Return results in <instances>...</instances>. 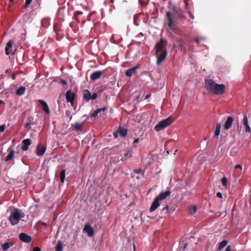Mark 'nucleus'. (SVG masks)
Segmentation results:
<instances>
[{
    "label": "nucleus",
    "instance_id": "obj_1",
    "mask_svg": "<svg viewBox=\"0 0 251 251\" xmlns=\"http://www.w3.org/2000/svg\"><path fill=\"white\" fill-rule=\"evenodd\" d=\"M204 84L205 89L209 93L217 95H222L226 89L224 84H217L211 79H205Z\"/></svg>",
    "mask_w": 251,
    "mask_h": 251
},
{
    "label": "nucleus",
    "instance_id": "obj_2",
    "mask_svg": "<svg viewBox=\"0 0 251 251\" xmlns=\"http://www.w3.org/2000/svg\"><path fill=\"white\" fill-rule=\"evenodd\" d=\"M170 194L171 191L170 190H168L164 192H161L154 199V201L151 204V207L150 208V211L151 212H153L155 209H156L160 205L159 201H163L166 199L167 197L170 195Z\"/></svg>",
    "mask_w": 251,
    "mask_h": 251
},
{
    "label": "nucleus",
    "instance_id": "obj_3",
    "mask_svg": "<svg viewBox=\"0 0 251 251\" xmlns=\"http://www.w3.org/2000/svg\"><path fill=\"white\" fill-rule=\"evenodd\" d=\"M25 217V214L21 210L15 208L11 212L10 215L9 217V221L12 226L17 224L21 218Z\"/></svg>",
    "mask_w": 251,
    "mask_h": 251
},
{
    "label": "nucleus",
    "instance_id": "obj_4",
    "mask_svg": "<svg viewBox=\"0 0 251 251\" xmlns=\"http://www.w3.org/2000/svg\"><path fill=\"white\" fill-rule=\"evenodd\" d=\"M173 121V119L171 117H169L159 122L158 124L155 126L154 129L156 131H160L162 129L170 126Z\"/></svg>",
    "mask_w": 251,
    "mask_h": 251
},
{
    "label": "nucleus",
    "instance_id": "obj_5",
    "mask_svg": "<svg viewBox=\"0 0 251 251\" xmlns=\"http://www.w3.org/2000/svg\"><path fill=\"white\" fill-rule=\"evenodd\" d=\"M165 42V41L164 40L163 38H161L160 41L156 43L155 47L154 50L155 51V54L156 55H158L159 51H162L163 47L164 46V43Z\"/></svg>",
    "mask_w": 251,
    "mask_h": 251
},
{
    "label": "nucleus",
    "instance_id": "obj_6",
    "mask_svg": "<svg viewBox=\"0 0 251 251\" xmlns=\"http://www.w3.org/2000/svg\"><path fill=\"white\" fill-rule=\"evenodd\" d=\"M65 98L67 102H73L75 98V94L71 90H69L66 92Z\"/></svg>",
    "mask_w": 251,
    "mask_h": 251
},
{
    "label": "nucleus",
    "instance_id": "obj_7",
    "mask_svg": "<svg viewBox=\"0 0 251 251\" xmlns=\"http://www.w3.org/2000/svg\"><path fill=\"white\" fill-rule=\"evenodd\" d=\"M161 53L158 56L156 63L157 65L161 64L166 58L167 55V50L164 49Z\"/></svg>",
    "mask_w": 251,
    "mask_h": 251
},
{
    "label": "nucleus",
    "instance_id": "obj_8",
    "mask_svg": "<svg viewBox=\"0 0 251 251\" xmlns=\"http://www.w3.org/2000/svg\"><path fill=\"white\" fill-rule=\"evenodd\" d=\"M19 237L22 242L25 243H28L32 240L31 236L25 233L20 234Z\"/></svg>",
    "mask_w": 251,
    "mask_h": 251
},
{
    "label": "nucleus",
    "instance_id": "obj_9",
    "mask_svg": "<svg viewBox=\"0 0 251 251\" xmlns=\"http://www.w3.org/2000/svg\"><path fill=\"white\" fill-rule=\"evenodd\" d=\"M83 231L87 233L88 234V236L89 237H92L94 234V231L92 227V226L88 224H86L84 226Z\"/></svg>",
    "mask_w": 251,
    "mask_h": 251
},
{
    "label": "nucleus",
    "instance_id": "obj_10",
    "mask_svg": "<svg viewBox=\"0 0 251 251\" xmlns=\"http://www.w3.org/2000/svg\"><path fill=\"white\" fill-rule=\"evenodd\" d=\"M233 122V118L232 117H227L226 121L224 124V129L226 130L229 129L231 127Z\"/></svg>",
    "mask_w": 251,
    "mask_h": 251
},
{
    "label": "nucleus",
    "instance_id": "obj_11",
    "mask_svg": "<svg viewBox=\"0 0 251 251\" xmlns=\"http://www.w3.org/2000/svg\"><path fill=\"white\" fill-rule=\"evenodd\" d=\"M31 141L29 139H26L22 141L23 145L21 147L22 151H26L28 150V146L30 145Z\"/></svg>",
    "mask_w": 251,
    "mask_h": 251
},
{
    "label": "nucleus",
    "instance_id": "obj_12",
    "mask_svg": "<svg viewBox=\"0 0 251 251\" xmlns=\"http://www.w3.org/2000/svg\"><path fill=\"white\" fill-rule=\"evenodd\" d=\"M166 18L168 20V26L170 28H172L173 25L174 24L173 18L172 16L171 13L170 11H168L166 13Z\"/></svg>",
    "mask_w": 251,
    "mask_h": 251
},
{
    "label": "nucleus",
    "instance_id": "obj_13",
    "mask_svg": "<svg viewBox=\"0 0 251 251\" xmlns=\"http://www.w3.org/2000/svg\"><path fill=\"white\" fill-rule=\"evenodd\" d=\"M38 102L42 105L43 110L48 114H50V110L47 102L42 100H39Z\"/></svg>",
    "mask_w": 251,
    "mask_h": 251
},
{
    "label": "nucleus",
    "instance_id": "obj_14",
    "mask_svg": "<svg viewBox=\"0 0 251 251\" xmlns=\"http://www.w3.org/2000/svg\"><path fill=\"white\" fill-rule=\"evenodd\" d=\"M139 67V65H137L133 68L127 70L125 73L126 76L128 77L131 76L132 75L136 72V70L138 69Z\"/></svg>",
    "mask_w": 251,
    "mask_h": 251
},
{
    "label": "nucleus",
    "instance_id": "obj_15",
    "mask_svg": "<svg viewBox=\"0 0 251 251\" xmlns=\"http://www.w3.org/2000/svg\"><path fill=\"white\" fill-rule=\"evenodd\" d=\"M46 150V147L41 146L40 144H39L37 148L36 154L38 156H42L45 153Z\"/></svg>",
    "mask_w": 251,
    "mask_h": 251
},
{
    "label": "nucleus",
    "instance_id": "obj_16",
    "mask_svg": "<svg viewBox=\"0 0 251 251\" xmlns=\"http://www.w3.org/2000/svg\"><path fill=\"white\" fill-rule=\"evenodd\" d=\"M102 72L100 71H95L93 72L90 78L92 80H95L99 79L102 75Z\"/></svg>",
    "mask_w": 251,
    "mask_h": 251
},
{
    "label": "nucleus",
    "instance_id": "obj_17",
    "mask_svg": "<svg viewBox=\"0 0 251 251\" xmlns=\"http://www.w3.org/2000/svg\"><path fill=\"white\" fill-rule=\"evenodd\" d=\"M243 124L245 127V130L247 132H251V128L248 125V120L246 115H245L243 118Z\"/></svg>",
    "mask_w": 251,
    "mask_h": 251
},
{
    "label": "nucleus",
    "instance_id": "obj_18",
    "mask_svg": "<svg viewBox=\"0 0 251 251\" xmlns=\"http://www.w3.org/2000/svg\"><path fill=\"white\" fill-rule=\"evenodd\" d=\"M35 123L34 121V118L32 116L29 117L27 119V122L25 124V127L31 128V126L35 125Z\"/></svg>",
    "mask_w": 251,
    "mask_h": 251
},
{
    "label": "nucleus",
    "instance_id": "obj_19",
    "mask_svg": "<svg viewBox=\"0 0 251 251\" xmlns=\"http://www.w3.org/2000/svg\"><path fill=\"white\" fill-rule=\"evenodd\" d=\"M169 214V206L168 205H166L164 207H163L161 211V214L162 215V217H165L168 216Z\"/></svg>",
    "mask_w": 251,
    "mask_h": 251
},
{
    "label": "nucleus",
    "instance_id": "obj_20",
    "mask_svg": "<svg viewBox=\"0 0 251 251\" xmlns=\"http://www.w3.org/2000/svg\"><path fill=\"white\" fill-rule=\"evenodd\" d=\"M83 98L87 101H89L91 100V94L89 90H84L83 92Z\"/></svg>",
    "mask_w": 251,
    "mask_h": 251
},
{
    "label": "nucleus",
    "instance_id": "obj_21",
    "mask_svg": "<svg viewBox=\"0 0 251 251\" xmlns=\"http://www.w3.org/2000/svg\"><path fill=\"white\" fill-rule=\"evenodd\" d=\"M15 151L14 150H11L8 155L5 157L4 161H8L11 160L14 157Z\"/></svg>",
    "mask_w": 251,
    "mask_h": 251
},
{
    "label": "nucleus",
    "instance_id": "obj_22",
    "mask_svg": "<svg viewBox=\"0 0 251 251\" xmlns=\"http://www.w3.org/2000/svg\"><path fill=\"white\" fill-rule=\"evenodd\" d=\"M221 124L220 123H218L216 126V128L214 132V137H217L219 136L220 133V129H221Z\"/></svg>",
    "mask_w": 251,
    "mask_h": 251
},
{
    "label": "nucleus",
    "instance_id": "obj_23",
    "mask_svg": "<svg viewBox=\"0 0 251 251\" xmlns=\"http://www.w3.org/2000/svg\"><path fill=\"white\" fill-rule=\"evenodd\" d=\"M13 44V41L12 40H9L6 44V46L5 48V53L7 55L10 54V52H9L8 50L9 49L12 47V45Z\"/></svg>",
    "mask_w": 251,
    "mask_h": 251
},
{
    "label": "nucleus",
    "instance_id": "obj_24",
    "mask_svg": "<svg viewBox=\"0 0 251 251\" xmlns=\"http://www.w3.org/2000/svg\"><path fill=\"white\" fill-rule=\"evenodd\" d=\"M25 91V88L24 86L20 87L16 91V94L18 96L23 95Z\"/></svg>",
    "mask_w": 251,
    "mask_h": 251
},
{
    "label": "nucleus",
    "instance_id": "obj_25",
    "mask_svg": "<svg viewBox=\"0 0 251 251\" xmlns=\"http://www.w3.org/2000/svg\"><path fill=\"white\" fill-rule=\"evenodd\" d=\"M13 245V244L12 243H11L10 244L8 242L4 243L1 245V249L3 251H6L9 249L10 246H12Z\"/></svg>",
    "mask_w": 251,
    "mask_h": 251
},
{
    "label": "nucleus",
    "instance_id": "obj_26",
    "mask_svg": "<svg viewBox=\"0 0 251 251\" xmlns=\"http://www.w3.org/2000/svg\"><path fill=\"white\" fill-rule=\"evenodd\" d=\"M227 241L226 240L221 241L219 244L217 251H221L227 245Z\"/></svg>",
    "mask_w": 251,
    "mask_h": 251
},
{
    "label": "nucleus",
    "instance_id": "obj_27",
    "mask_svg": "<svg viewBox=\"0 0 251 251\" xmlns=\"http://www.w3.org/2000/svg\"><path fill=\"white\" fill-rule=\"evenodd\" d=\"M72 126H73V129L75 131H80L81 130L82 124H79L78 122L75 123L74 125H72Z\"/></svg>",
    "mask_w": 251,
    "mask_h": 251
},
{
    "label": "nucleus",
    "instance_id": "obj_28",
    "mask_svg": "<svg viewBox=\"0 0 251 251\" xmlns=\"http://www.w3.org/2000/svg\"><path fill=\"white\" fill-rule=\"evenodd\" d=\"M133 152L132 151H128L124 154V157L122 158L121 160L123 161L126 160L127 158H130L132 156Z\"/></svg>",
    "mask_w": 251,
    "mask_h": 251
},
{
    "label": "nucleus",
    "instance_id": "obj_29",
    "mask_svg": "<svg viewBox=\"0 0 251 251\" xmlns=\"http://www.w3.org/2000/svg\"><path fill=\"white\" fill-rule=\"evenodd\" d=\"M118 130L120 134L123 137L126 136L127 134V130L126 129L120 127Z\"/></svg>",
    "mask_w": 251,
    "mask_h": 251
},
{
    "label": "nucleus",
    "instance_id": "obj_30",
    "mask_svg": "<svg viewBox=\"0 0 251 251\" xmlns=\"http://www.w3.org/2000/svg\"><path fill=\"white\" fill-rule=\"evenodd\" d=\"M55 251H63V245L61 241H58L55 248Z\"/></svg>",
    "mask_w": 251,
    "mask_h": 251
},
{
    "label": "nucleus",
    "instance_id": "obj_31",
    "mask_svg": "<svg viewBox=\"0 0 251 251\" xmlns=\"http://www.w3.org/2000/svg\"><path fill=\"white\" fill-rule=\"evenodd\" d=\"M65 170H63L61 171L60 174V181L62 183H64V180L65 179Z\"/></svg>",
    "mask_w": 251,
    "mask_h": 251
},
{
    "label": "nucleus",
    "instance_id": "obj_32",
    "mask_svg": "<svg viewBox=\"0 0 251 251\" xmlns=\"http://www.w3.org/2000/svg\"><path fill=\"white\" fill-rule=\"evenodd\" d=\"M197 211V207L195 205L191 206L189 208V212L191 215L196 213Z\"/></svg>",
    "mask_w": 251,
    "mask_h": 251
},
{
    "label": "nucleus",
    "instance_id": "obj_33",
    "mask_svg": "<svg viewBox=\"0 0 251 251\" xmlns=\"http://www.w3.org/2000/svg\"><path fill=\"white\" fill-rule=\"evenodd\" d=\"M221 181L224 186H226V185L227 179L225 177H224L223 178H222Z\"/></svg>",
    "mask_w": 251,
    "mask_h": 251
},
{
    "label": "nucleus",
    "instance_id": "obj_34",
    "mask_svg": "<svg viewBox=\"0 0 251 251\" xmlns=\"http://www.w3.org/2000/svg\"><path fill=\"white\" fill-rule=\"evenodd\" d=\"M133 172L135 174H140L142 172H143V174L144 173V172H143V170L141 169H135L133 171Z\"/></svg>",
    "mask_w": 251,
    "mask_h": 251
},
{
    "label": "nucleus",
    "instance_id": "obj_35",
    "mask_svg": "<svg viewBox=\"0 0 251 251\" xmlns=\"http://www.w3.org/2000/svg\"><path fill=\"white\" fill-rule=\"evenodd\" d=\"M98 113L96 110L91 114L90 117H91V118L96 117L98 115Z\"/></svg>",
    "mask_w": 251,
    "mask_h": 251
},
{
    "label": "nucleus",
    "instance_id": "obj_36",
    "mask_svg": "<svg viewBox=\"0 0 251 251\" xmlns=\"http://www.w3.org/2000/svg\"><path fill=\"white\" fill-rule=\"evenodd\" d=\"M32 0H25V7H26L28 6L32 2Z\"/></svg>",
    "mask_w": 251,
    "mask_h": 251
},
{
    "label": "nucleus",
    "instance_id": "obj_37",
    "mask_svg": "<svg viewBox=\"0 0 251 251\" xmlns=\"http://www.w3.org/2000/svg\"><path fill=\"white\" fill-rule=\"evenodd\" d=\"M139 138L135 139L133 141V147L134 148L136 147V144L139 142Z\"/></svg>",
    "mask_w": 251,
    "mask_h": 251
},
{
    "label": "nucleus",
    "instance_id": "obj_38",
    "mask_svg": "<svg viewBox=\"0 0 251 251\" xmlns=\"http://www.w3.org/2000/svg\"><path fill=\"white\" fill-rule=\"evenodd\" d=\"M98 97V95L96 93H94L91 96V100H95Z\"/></svg>",
    "mask_w": 251,
    "mask_h": 251
},
{
    "label": "nucleus",
    "instance_id": "obj_39",
    "mask_svg": "<svg viewBox=\"0 0 251 251\" xmlns=\"http://www.w3.org/2000/svg\"><path fill=\"white\" fill-rule=\"evenodd\" d=\"M5 125L0 126V132H3L5 129Z\"/></svg>",
    "mask_w": 251,
    "mask_h": 251
},
{
    "label": "nucleus",
    "instance_id": "obj_40",
    "mask_svg": "<svg viewBox=\"0 0 251 251\" xmlns=\"http://www.w3.org/2000/svg\"><path fill=\"white\" fill-rule=\"evenodd\" d=\"M82 12L80 11H76L75 12V16H76L79 14H82Z\"/></svg>",
    "mask_w": 251,
    "mask_h": 251
},
{
    "label": "nucleus",
    "instance_id": "obj_41",
    "mask_svg": "<svg viewBox=\"0 0 251 251\" xmlns=\"http://www.w3.org/2000/svg\"><path fill=\"white\" fill-rule=\"evenodd\" d=\"M216 196L218 198H222V193L221 192H219L217 193Z\"/></svg>",
    "mask_w": 251,
    "mask_h": 251
},
{
    "label": "nucleus",
    "instance_id": "obj_42",
    "mask_svg": "<svg viewBox=\"0 0 251 251\" xmlns=\"http://www.w3.org/2000/svg\"><path fill=\"white\" fill-rule=\"evenodd\" d=\"M235 169H237V168H239L241 170L242 169V166L240 165V164H237L235 166Z\"/></svg>",
    "mask_w": 251,
    "mask_h": 251
},
{
    "label": "nucleus",
    "instance_id": "obj_43",
    "mask_svg": "<svg viewBox=\"0 0 251 251\" xmlns=\"http://www.w3.org/2000/svg\"><path fill=\"white\" fill-rule=\"evenodd\" d=\"M33 251H41V250L39 247H36L33 248Z\"/></svg>",
    "mask_w": 251,
    "mask_h": 251
},
{
    "label": "nucleus",
    "instance_id": "obj_44",
    "mask_svg": "<svg viewBox=\"0 0 251 251\" xmlns=\"http://www.w3.org/2000/svg\"><path fill=\"white\" fill-rule=\"evenodd\" d=\"M65 114H66V116H67V117L70 116V115H71V112L69 110H67L66 111Z\"/></svg>",
    "mask_w": 251,
    "mask_h": 251
},
{
    "label": "nucleus",
    "instance_id": "obj_45",
    "mask_svg": "<svg viewBox=\"0 0 251 251\" xmlns=\"http://www.w3.org/2000/svg\"><path fill=\"white\" fill-rule=\"evenodd\" d=\"M225 251H231V248L230 246H227Z\"/></svg>",
    "mask_w": 251,
    "mask_h": 251
},
{
    "label": "nucleus",
    "instance_id": "obj_46",
    "mask_svg": "<svg viewBox=\"0 0 251 251\" xmlns=\"http://www.w3.org/2000/svg\"><path fill=\"white\" fill-rule=\"evenodd\" d=\"M119 133V132H118V130H117V131L115 132L114 133V137L115 138H117L118 137V134Z\"/></svg>",
    "mask_w": 251,
    "mask_h": 251
},
{
    "label": "nucleus",
    "instance_id": "obj_47",
    "mask_svg": "<svg viewBox=\"0 0 251 251\" xmlns=\"http://www.w3.org/2000/svg\"><path fill=\"white\" fill-rule=\"evenodd\" d=\"M201 40H202V38H197V39H195V41L197 42V43L198 44H199V43H200V41Z\"/></svg>",
    "mask_w": 251,
    "mask_h": 251
},
{
    "label": "nucleus",
    "instance_id": "obj_48",
    "mask_svg": "<svg viewBox=\"0 0 251 251\" xmlns=\"http://www.w3.org/2000/svg\"><path fill=\"white\" fill-rule=\"evenodd\" d=\"M61 83H62L63 84H64V85H66V84H67V82H66V80H61Z\"/></svg>",
    "mask_w": 251,
    "mask_h": 251
},
{
    "label": "nucleus",
    "instance_id": "obj_49",
    "mask_svg": "<svg viewBox=\"0 0 251 251\" xmlns=\"http://www.w3.org/2000/svg\"><path fill=\"white\" fill-rule=\"evenodd\" d=\"M11 77L13 80H15L16 79V75L14 74H13L11 75Z\"/></svg>",
    "mask_w": 251,
    "mask_h": 251
},
{
    "label": "nucleus",
    "instance_id": "obj_50",
    "mask_svg": "<svg viewBox=\"0 0 251 251\" xmlns=\"http://www.w3.org/2000/svg\"><path fill=\"white\" fill-rule=\"evenodd\" d=\"M101 111H104L106 110V108L105 107L100 108Z\"/></svg>",
    "mask_w": 251,
    "mask_h": 251
},
{
    "label": "nucleus",
    "instance_id": "obj_51",
    "mask_svg": "<svg viewBox=\"0 0 251 251\" xmlns=\"http://www.w3.org/2000/svg\"><path fill=\"white\" fill-rule=\"evenodd\" d=\"M96 111H97L98 113L99 114L100 112H101V110L100 108H98L97 109H96Z\"/></svg>",
    "mask_w": 251,
    "mask_h": 251
},
{
    "label": "nucleus",
    "instance_id": "obj_52",
    "mask_svg": "<svg viewBox=\"0 0 251 251\" xmlns=\"http://www.w3.org/2000/svg\"><path fill=\"white\" fill-rule=\"evenodd\" d=\"M10 72H11L10 69H7V70L5 71V73H9Z\"/></svg>",
    "mask_w": 251,
    "mask_h": 251
},
{
    "label": "nucleus",
    "instance_id": "obj_53",
    "mask_svg": "<svg viewBox=\"0 0 251 251\" xmlns=\"http://www.w3.org/2000/svg\"><path fill=\"white\" fill-rule=\"evenodd\" d=\"M69 102L71 103L72 106L74 107V105H75L74 101H73V102Z\"/></svg>",
    "mask_w": 251,
    "mask_h": 251
},
{
    "label": "nucleus",
    "instance_id": "obj_54",
    "mask_svg": "<svg viewBox=\"0 0 251 251\" xmlns=\"http://www.w3.org/2000/svg\"><path fill=\"white\" fill-rule=\"evenodd\" d=\"M187 246V243L184 244V246H183V250L186 249Z\"/></svg>",
    "mask_w": 251,
    "mask_h": 251
},
{
    "label": "nucleus",
    "instance_id": "obj_55",
    "mask_svg": "<svg viewBox=\"0 0 251 251\" xmlns=\"http://www.w3.org/2000/svg\"><path fill=\"white\" fill-rule=\"evenodd\" d=\"M137 16L135 15L134 16V21L135 22V21L137 20Z\"/></svg>",
    "mask_w": 251,
    "mask_h": 251
},
{
    "label": "nucleus",
    "instance_id": "obj_56",
    "mask_svg": "<svg viewBox=\"0 0 251 251\" xmlns=\"http://www.w3.org/2000/svg\"><path fill=\"white\" fill-rule=\"evenodd\" d=\"M42 225L45 226H47V224L45 223H42Z\"/></svg>",
    "mask_w": 251,
    "mask_h": 251
},
{
    "label": "nucleus",
    "instance_id": "obj_57",
    "mask_svg": "<svg viewBox=\"0 0 251 251\" xmlns=\"http://www.w3.org/2000/svg\"><path fill=\"white\" fill-rule=\"evenodd\" d=\"M190 16L192 19H194V16L191 13H190Z\"/></svg>",
    "mask_w": 251,
    "mask_h": 251
},
{
    "label": "nucleus",
    "instance_id": "obj_58",
    "mask_svg": "<svg viewBox=\"0 0 251 251\" xmlns=\"http://www.w3.org/2000/svg\"><path fill=\"white\" fill-rule=\"evenodd\" d=\"M69 117L70 121H71L72 120V118H73L72 115H70V116H69Z\"/></svg>",
    "mask_w": 251,
    "mask_h": 251
},
{
    "label": "nucleus",
    "instance_id": "obj_59",
    "mask_svg": "<svg viewBox=\"0 0 251 251\" xmlns=\"http://www.w3.org/2000/svg\"><path fill=\"white\" fill-rule=\"evenodd\" d=\"M147 74L149 75V76H150L151 78H152V76H151V75L150 74V73H147Z\"/></svg>",
    "mask_w": 251,
    "mask_h": 251
},
{
    "label": "nucleus",
    "instance_id": "obj_60",
    "mask_svg": "<svg viewBox=\"0 0 251 251\" xmlns=\"http://www.w3.org/2000/svg\"><path fill=\"white\" fill-rule=\"evenodd\" d=\"M3 103V101L2 100H0V104H2Z\"/></svg>",
    "mask_w": 251,
    "mask_h": 251
},
{
    "label": "nucleus",
    "instance_id": "obj_61",
    "mask_svg": "<svg viewBox=\"0 0 251 251\" xmlns=\"http://www.w3.org/2000/svg\"><path fill=\"white\" fill-rule=\"evenodd\" d=\"M74 107V109L75 110V109H76V105H74V107Z\"/></svg>",
    "mask_w": 251,
    "mask_h": 251
},
{
    "label": "nucleus",
    "instance_id": "obj_62",
    "mask_svg": "<svg viewBox=\"0 0 251 251\" xmlns=\"http://www.w3.org/2000/svg\"><path fill=\"white\" fill-rule=\"evenodd\" d=\"M150 97V95H148L146 96V99L149 98Z\"/></svg>",
    "mask_w": 251,
    "mask_h": 251
},
{
    "label": "nucleus",
    "instance_id": "obj_63",
    "mask_svg": "<svg viewBox=\"0 0 251 251\" xmlns=\"http://www.w3.org/2000/svg\"><path fill=\"white\" fill-rule=\"evenodd\" d=\"M14 0H9L10 2H12Z\"/></svg>",
    "mask_w": 251,
    "mask_h": 251
},
{
    "label": "nucleus",
    "instance_id": "obj_64",
    "mask_svg": "<svg viewBox=\"0 0 251 251\" xmlns=\"http://www.w3.org/2000/svg\"><path fill=\"white\" fill-rule=\"evenodd\" d=\"M179 47H180V48H181V47H182V44L179 45Z\"/></svg>",
    "mask_w": 251,
    "mask_h": 251
}]
</instances>
